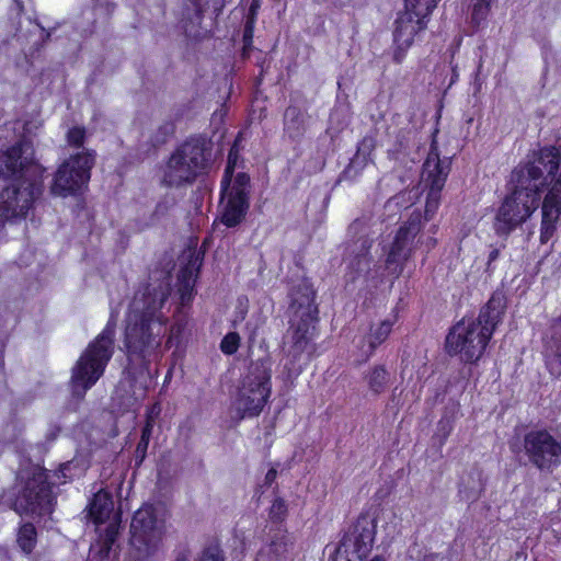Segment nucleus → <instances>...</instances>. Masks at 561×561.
Instances as JSON below:
<instances>
[{"instance_id":"22","label":"nucleus","mask_w":561,"mask_h":561,"mask_svg":"<svg viewBox=\"0 0 561 561\" xmlns=\"http://www.w3.org/2000/svg\"><path fill=\"white\" fill-rule=\"evenodd\" d=\"M293 538L284 530L277 529L267 545L257 552L255 561H286L293 550Z\"/></svg>"},{"instance_id":"5","label":"nucleus","mask_w":561,"mask_h":561,"mask_svg":"<svg viewBox=\"0 0 561 561\" xmlns=\"http://www.w3.org/2000/svg\"><path fill=\"white\" fill-rule=\"evenodd\" d=\"M560 163L561 148L549 146L534 152L526 163H519L512 171L508 181L510 193L539 204V184L549 176H554Z\"/></svg>"},{"instance_id":"27","label":"nucleus","mask_w":561,"mask_h":561,"mask_svg":"<svg viewBox=\"0 0 561 561\" xmlns=\"http://www.w3.org/2000/svg\"><path fill=\"white\" fill-rule=\"evenodd\" d=\"M370 145L367 140H364L358 147L357 152L351 159L348 165L343 171L341 179L354 181L367 167L369 162Z\"/></svg>"},{"instance_id":"29","label":"nucleus","mask_w":561,"mask_h":561,"mask_svg":"<svg viewBox=\"0 0 561 561\" xmlns=\"http://www.w3.org/2000/svg\"><path fill=\"white\" fill-rule=\"evenodd\" d=\"M113 501L108 493L98 492L89 506V516L95 524L105 522L113 512Z\"/></svg>"},{"instance_id":"37","label":"nucleus","mask_w":561,"mask_h":561,"mask_svg":"<svg viewBox=\"0 0 561 561\" xmlns=\"http://www.w3.org/2000/svg\"><path fill=\"white\" fill-rule=\"evenodd\" d=\"M85 128L82 126H72L66 133V141L68 146L73 148H81L85 139Z\"/></svg>"},{"instance_id":"46","label":"nucleus","mask_w":561,"mask_h":561,"mask_svg":"<svg viewBox=\"0 0 561 561\" xmlns=\"http://www.w3.org/2000/svg\"><path fill=\"white\" fill-rule=\"evenodd\" d=\"M276 477H277V470L275 468H271L265 474V479H264L265 484L271 485L275 481Z\"/></svg>"},{"instance_id":"24","label":"nucleus","mask_w":561,"mask_h":561,"mask_svg":"<svg viewBox=\"0 0 561 561\" xmlns=\"http://www.w3.org/2000/svg\"><path fill=\"white\" fill-rule=\"evenodd\" d=\"M547 366L551 375L561 377V316L552 323L547 341Z\"/></svg>"},{"instance_id":"3","label":"nucleus","mask_w":561,"mask_h":561,"mask_svg":"<svg viewBox=\"0 0 561 561\" xmlns=\"http://www.w3.org/2000/svg\"><path fill=\"white\" fill-rule=\"evenodd\" d=\"M505 304L501 295H493L476 320L462 319L446 337V350L461 360L476 362L485 351L496 325L502 321Z\"/></svg>"},{"instance_id":"23","label":"nucleus","mask_w":561,"mask_h":561,"mask_svg":"<svg viewBox=\"0 0 561 561\" xmlns=\"http://www.w3.org/2000/svg\"><path fill=\"white\" fill-rule=\"evenodd\" d=\"M394 322L396 318L393 317L370 325L368 333L359 342L362 362L370 358L377 347L388 339Z\"/></svg>"},{"instance_id":"16","label":"nucleus","mask_w":561,"mask_h":561,"mask_svg":"<svg viewBox=\"0 0 561 561\" xmlns=\"http://www.w3.org/2000/svg\"><path fill=\"white\" fill-rule=\"evenodd\" d=\"M376 535V524L368 517L358 518L353 530L346 534L336 548L340 554H346L348 561L362 560L371 550Z\"/></svg>"},{"instance_id":"38","label":"nucleus","mask_w":561,"mask_h":561,"mask_svg":"<svg viewBox=\"0 0 561 561\" xmlns=\"http://www.w3.org/2000/svg\"><path fill=\"white\" fill-rule=\"evenodd\" d=\"M118 530H119V524L117 520L111 522L108 524V526L106 527L105 534L103 537V547H102V551L105 552L106 554L110 552L113 545L115 543L116 537L118 535Z\"/></svg>"},{"instance_id":"36","label":"nucleus","mask_w":561,"mask_h":561,"mask_svg":"<svg viewBox=\"0 0 561 561\" xmlns=\"http://www.w3.org/2000/svg\"><path fill=\"white\" fill-rule=\"evenodd\" d=\"M239 141H240V139L238 137L234 140V142L229 151V154H228L227 167L225 170V175L222 178V181H225V185L232 184V182L234 180V179H232V174H233V171L236 169L238 158H239Z\"/></svg>"},{"instance_id":"39","label":"nucleus","mask_w":561,"mask_h":561,"mask_svg":"<svg viewBox=\"0 0 561 561\" xmlns=\"http://www.w3.org/2000/svg\"><path fill=\"white\" fill-rule=\"evenodd\" d=\"M413 202H412L411 193L410 192H401V193L397 194L396 196H393L392 198H390L386 203L385 208L388 211H393L396 208H400V207L407 208Z\"/></svg>"},{"instance_id":"49","label":"nucleus","mask_w":561,"mask_h":561,"mask_svg":"<svg viewBox=\"0 0 561 561\" xmlns=\"http://www.w3.org/2000/svg\"><path fill=\"white\" fill-rule=\"evenodd\" d=\"M176 561H190V559L185 553H182L176 558Z\"/></svg>"},{"instance_id":"50","label":"nucleus","mask_w":561,"mask_h":561,"mask_svg":"<svg viewBox=\"0 0 561 561\" xmlns=\"http://www.w3.org/2000/svg\"><path fill=\"white\" fill-rule=\"evenodd\" d=\"M370 561H386L382 556H375Z\"/></svg>"},{"instance_id":"2","label":"nucleus","mask_w":561,"mask_h":561,"mask_svg":"<svg viewBox=\"0 0 561 561\" xmlns=\"http://www.w3.org/2000/svg\"><path fill=\"white\" fill-rule=\"evenodd\" d=\"M43 168L34 161L31 141L23 139L0 151V176L12 178L0 193V226L11 218H24L42 193Z\"/></svg>"},{"instance_id":"10","label":"nucleus","mask_w":561,"mask_h":561,"mask_svg":"<svg viewBox=\"0 0 561 561\" xmlns=\"http://www.w3.org/2000/svg\"><path fill=\"white\" fill-rule=\"evenodd\" d=\"M21 479L25 481L15 500V511L20 514L36 516L50 514L54 510L55 496L46 470L34 467L26 476L22 474Z\"/></svg>"},{"instance_id":"47","label":"nucleus","mask_w":561,"mask_h":561,"mask_svg":"<svg viewBox=\"0 0 561 561\" xmlns=\"http://www.w3.org/2000/svg\"><path fill=\"white\" fill-rule=\"evenodd\" d=\"M500 256V249H492L489 253V257H488V267L491 266V264L497 260V257Z\"/></svg>"},{"instance_id":"8","label":"nucleus","mask_w":561,"mask_h":561,"mask_svg":"<svg viewBox=\"0 0 561 561\" xmlns=\"http://www.w3.org/2000/svg\"><path fill=\"white\" fill-rule=\"evenodd\" d=\"M271 396V370L265 363H255L243 378L233 410L238 420L256 417Z\"/></svg>"},{"instance_id":"28","label":"nucleus","mask_w":561,"mask_h":561,"mask_svg":"<svg viewBox=\"0 0 561 561\" xmlns=\"http://www.w3.org/2000/svg\"><path fill=\"white\" fill-rule=\"evenodd\" d=\"M284 130L291 138L297 139L306 131L304 113L297 106H288L284 114Z\"/></svg>"},{"instance_id":"30","label":"nucleus","mask_w":561,"mask_h":561,"mask_svg":"<svg viewBox=\"0 0 561 561\" xmlns=\"http://www.w3.org/2000/svg\"><path fill=\"white\" fill-rule=\"evenodd\" d=\"M390 380V373L382 365L370 368L365 375V381L369 390L375 394H380L386 390Z\"/></svg>"},{"instance_id":"18","label":"nucleus","mask_w":561,"mask_h":561,"mask_svg":"<svg viewBox=\"0 0 561 561\" xmlns=\"http://www.w3.org/2000/svg\"><path fill=\"white\" fill-rule=\"evenodd\" d=\"M231 0H187L181 11L180 25L186 36L197 38L206 31L203 27V19L206 8L209 4L213 8V13L218 16L227 2Z\"/></svg>"},{"instance_id":"14","label":"nucleus","mask_w":561,"mask_h":561,"mask_svg":"<svg viewBox=\"0 0 561 561\" xmlns=\"http://www.w3.org/2000/svg\"><path fill=\"white\" fill-rule=\"evenodd\" d=\"M450 170V161L440 159L435 148L431 149L423 164L422 178L428 186L425 205V219L430 220L438 209L440 192Z\"/></svg>"},{"instance_id":"34","label":"nucleus","mask_w":561,"mask_h":561,"mask_svg":"<svg viewBox=\"0 0 561 561\" xmlns=\"http://www.w3.org/2000/svg\"><path fill=\"white\" fill-rule=\"evenodd\" d=\"M439 0H404L405 10L416 15L428 18L431 12L436 8Z\"/></svg>"},{"instance_id":"42","label":"nucleus","mask_w":561,"mask_h":561,"mask_svg":"<svg viewBox=\"0 0 561 561\" xmlns=\"http://www.w3.org/2000/svg\"><path fill=\"white\" fill-rule=\"evenodd\" d=\"M459 496L467 502H473L479 497V485L473 481L472 485H466L462 481L459 484Z\"/></svg>"},{"instance_id":"11","label":"nucleus","mask_w":561,"mask_h":561,"mask_svg":"<svg viewBox=\"0 0 561 561\" xmlns=\"http://www.w3.org/2000/svg\"><path fill=\"white\" fill-rule=\"evenodd\" d=\"M523 447L528 461L542 472L551 473L561 465V440L545 428L527 432Z\"/></svg>"},{"instance_id":"31","label":"nucleus","mask_w":561,"mask_h":561,"mask_svg":"<svg viewBox=\"0 0 561 561\" xmlns=\"http://www.w3.org/2000/svg\"><path fill=\"white\" fill-rule=\"evenodd\" d=\"M36 529L33 524H24L18 533L16 542L22 551L26 554L31 553L36 545Z\"/></svg>"},{"instance_id":"19","label":"nucleus","mask_w":561,"mask_h":561,"mask_svg":"<svg viewBox=\"0 0 561 561\" xmlns=\"http://www.w3.org/2000/svg\"><path fill=\"white\" fill-rule=\"evenodd\" d=\"M426 19L404 10L399 13L394 21L393 42L396 49L393 59L400 64L405 50L412 45L414 36L426 27Z\"/></svg>"},{"instance_id":"53","label":"nucleus","mask_w":561,"mask_h":561,"mask_svg":"<svg viewBox=\"0 0 561 561\" xmlns=\"http://www.w3.org/2000/svg\"><path fill=\"white\" fill-rule=\"evenodd\" d=\"M15 1H16V3L20 5L19 0H15Z\"/></svg>"},{"instance_id":"7","label":"nucleus","mask_w":561,"mask_h":561,"mask_svg":"<svg viewBox=\"0 0 561 561\" xmlns=\"http://www.w3.org/2000/svg\"><path fill=\"white\" fill-rule=\"evenodd\" d=\"M165 512L161 507L144 505L134 514L130 524V558L142 561L153 556L165 535Z\"/></svg>"},{"instance_id":"12","label":"nucleus","mask_w":561,"mask_h":561,"mask_svg":"<svg viewBox=\"0 0 561 561\" xmlns=\"http://www.w3.org/2000/svg\"><path fill=\"white\" fill-rule=\"evenodd\" d=\"M538 203H531L516 194H507L496 210L493 229L500 237H508L512 231L527 221L538 208Z\"/></svg>"},{"instance_id":"51","label":"nucleus","mask_w":561,"mask_h":561,"mask_svg":"<svg viewBox=\"0 0 561 561\" xmlns=\"http://www.w3.org/2000/svg\"><path fill=\"white\" fill-rule=\"evenodd\" d=\"M435 244V240L433 239H428V243H427V248L430 249L431 247H433Z\"/></svg>"},{"instance_id":"41","label":"nucleus","mask_w":561,"mask_h":561,"mask_svg":"<svg viewBox=\"0 0 561 561\" xmlns=\"http://www.w3.org/2000/svg\"><path fill=\"white\" fill-rule=\"evenodd\" d=\"M239 342H240V337H239L238 333H236V332L228 333L221 340L220 350L227 355H232L237 352V350L239 347Z\"/></svg>"},{"instance_id":"25","label":"nucleus","mask_w":561,"mask_h":561,"mask_svg":"<svg viewBox=\"0 0 561 561\" xmlns=\"http://www.w3.org/2000/svg\"><path fill=\"white\" fill-rule=\"evenodd\" d=\"M316 320H309L293 316L291 322V342L294 348V355H298L304 352L313 334V322Z\"/></svg>"},{"instance_id":"26","label":"nucleus","mask_w":561,"mask_h":561,"mask_svg":"<svg viewBox=\"0 0 561 561\" xmlns=\"http://www.w3.org/2000/svg\"><path fill=\"white\" fill-rule=\"evenodd\" d=\"M262 0H241L240 5L244 10L243 49L252 45L254 26Z\"/></svg>"},{"instance_id":"6","label":"nucleus","mask_w":561,"mask_h":561,"mask_svg":"<svg viewBox=\"0 0 561 561\" xmlns=\"http://www.w3.org/2000/svg\"><path fill=\"white\" fill-rule=\"evenodd\" d=\"M210 164V142L204 137H192L171 154L163 172V182L175 187L191 184L205 174Z\"/></svg>"},{"instance_id":"52","label":"nucleus","mask_w":561,"mask_h":561,"mask_svg":"<svg viewBox=\"0 0 561 561\" xmlns=\"http://www.w3.org/2000/svg\"><path fill=\"white\" fill-rule=\"evenodd\" d=\"M67 468H68V465H65V466L61 468V470H60V471H61V473H62L64 476H66V474H65V470H66Z\"/></svg>"},{"instance_id":"15","label":"nucleus","mask_w":561,"mask_h":561,"mask_svg":"<svg viewBox=\"0 0 561 561\" xmlns=\"http://www.w3.org/2000/svg\"><path fill=\"white\" fill-rule=\"evenodd\" d=\"M351 243L347 247L348 266L358 275L367 273L370 266L368 251L373 243L369 219L359 218L348 227Z\"/></svg>"},{"instance_id":"48","label":"nucleus","mask_w":561,"mask_h":561,"mask_svg":"<svg viewBox=\"0 0 561 561\" xmlns=\"http://www.w3.org/2000/svg\"><path fill=\"white\" fill-rule=\"evenodd\" d=\"M181 331H182V327L181 324H175L171 328V335H170V339H169V342L175 337V336H179L181 334Z\"/></svg>"},{"instance_id":"17","label":"nucleus","mask_w":561,"mask_h":561,"mask_svg":"<svg viewBox=\"0 0 561 561\" xmlns=\"http://www.w3.org/2000/svg\"><path fill=\"white\" fill-rule=\"evenodd\" d=\"M421 222V213L414 210L404 226L399 229L386 260L387 267L391 268L393 273H400L401 264L409 259L413 240L420 232Z\"/></svg>"},{"instance_id":"33","label":"nucleus","mask_w":561,"mask_h":561,"mask_svg":"<svg viewBox=\"0 0 561 561\" xmlns=\"http://www.w3.org/2000/svg\"><path fill=\"white\" fill-rule=\"evenodd\" d=\"M93 14L95 15L92 25L96 20L108 21L116 10V3L113 0H91Z\"/></svg>"},{"instance_id":"32","label":"nucleus","mask_w":561,"mask_h":561,"mask_svg":"<svg viewBox=\"0 0 561 561\" xmlns=\"http://www.w3.org/2000/svg\"><path fill=\"white\" fill-rule=\"evenodd\" d=\"M493 0H472L470 23L478 28L486 20Z\"/></svg>"},{"instance_id":"1","label":"nucleus","mask_w":561,"mask_h":561,"mask_svg":"<svg viewBox=\"0 0 561 561\" xmlns=\"http://www.w3.org/2000/svg\"><path fill=\"white\" fill-rule=\"evenodd\" d=\"M170 295L168 283L148 284L139 289L126 317L124 347L129 363L145 369L160 353L167 318L161 308Z\"/></svg>"},{"instance_id":"20","label":"nucleus","mask_w":561,"mask_h":561,"mask_svg":"<svg viewBox=\"0 0 561 561\" xmlns=\"http://www.w3.org/2000/svg\"><path fill=\"white\" fill-rule=\"evenodd\" d=\"M561 217V175L554 179L541 206L540 242L547 243L557 230Z\"/></svg>"},{"instance_id":"43","label":"nucleus","mask_w":561,"mask_h":561,"mask_svg":"<svg viewBox=\"0 0 561 561\" xmlns=\"http://www.w3.org/2000/svg\"><path fill=\"white\" fill-rule=\"evenodd\" d=\"M197 561H224V556L217 547H209L203 551Z\"/></svg>"},{"instance_id":"40","label":"nucleus","mask_w":561,"mask_h":561,"mask_svg":"<svg viewBox=\"0 0 561 561\" xmlns=\"http://www.w3.org/2000/svg\"><path fill=\"white\" fill-rule=\"evenodd\" d=\"M268 516H270L271 520L274 523L283 522L285 519V517L287 516L286 502L283 499H279V497L276 499L270 508Z\"/></svg>"},{"instance_id":"45","label":"nucleus","mask_w":561,"mask_h":561,"mask_svg":"<svg viewBox=\"0 0 561 561\" xmlns=\"http://www.w3.org/2000/svg\"><path fill=\"white\" fill-rule=\"evenodd\" d=\"M451 431V425L448 420H442L438 423L437 432L438 434H442L443 438L445 439Z\"/></svg>"},{"instance_id":"35","label":"nucleus","mask_w":561,"mask_h":561,"mask_svg":"<svg viewBox=\"0 0 561 561\" xmlns=\"http://www.w3.org/2000/svg\"><path fill=\"white\" fill-rule=\"evenodd\" d=\"M153 428V423L151 421H147L146 425L141 431L140 440L136 447V459L137 463H141L146 457L148 445L150 442L151 433Z\"/></svg>"},{"instance_id":"9","label":"nucleus","mask_w":561,"mask_h":561,"mask_svg":"<svg viewBox=\"0 0 561 561\" xmlns=\"http://www.w3.org/2000/svg\"><path fill=\"white\" fill-rule=\"evenodd\" d=\"M95 163V151L83 149L69 156L57 169L50 192L66 197L79 193L89 182Z\"/></svg>"},{"instance_id":"21","label":"nucleus","mask_w":561,"mask_h":561,"mask_svg":"<svg viewBox=\"0 0 561 561\" xmlns=\"http://www.w3.org/2000/svg\"><path fill=\"white\" fill-rule=\"evenodd\" d=\"M289 298V309L293 316L305 318L307 321L317 320L318 308L314 305V290L307 279H301L293 286Z\"/></svg>"},{"instance_id":"13","label":"nucleus","mask_w":561,"mask_h":561,"mask_svg":"<svg viewBox=\"0 0 561 561\" xmlns=\"http://www.w3.org/2000/svg\"><path fill=\"white\" fill-rule=\"evenodd\" d=\"M221 188L227 198L221 222L232 228L242 222L249 209L250 178L247 173L239 172L232 184L225 185V181H221Z\"/></svg>"},{"instance_id":"4","label":"nucleus","mask_w":561,"mask_h":561,"mask_svg":"<svg viewBox=\"0 0 561 561\" xmlns=\"http://www.w3.org/2000/svg\"><path fill=\"white\" fill-rule=\"evenodd\" d=\"M115 318L112 314L104 330L89 344L72 368V393L82 398L103 375L114 353Z\"/></svg>"},{"instance_id":"44","label":"nucleus","mask_w":561,"mask_h":561,"mask_svg":"<svg viewBox=\"0 0 561 561\" xmlns=\"http://www.w3.org/2000/svg\"><path fill=\"white\" fill-rule=\"evenodd\" d=\"M180 295L182 305H186L191 301L193 297V286L191 285L190 279L183 282L180 288Z\"/></svg>"}]
</instances>
